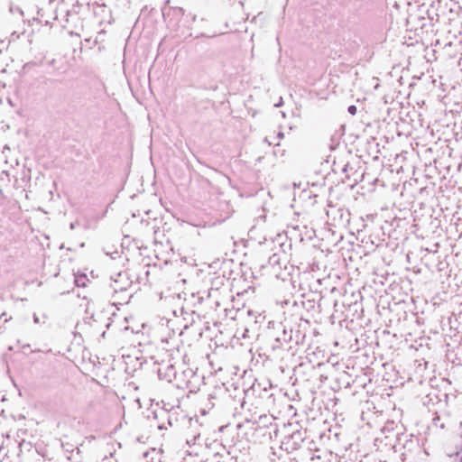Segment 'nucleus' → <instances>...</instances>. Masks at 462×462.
<instances>
[{
  "instance_id": "f257e3e1",
  "label": "nucleus",
  "mask_w": 462,
  "mask_h": 462,
  "mask_svg": "<svg viewBox=\"0 0 462 462\" xmlns=\"http://www.w3.org/2000/svg\"><path fill=\"white\" fill-rule=\"evenodd\" d=\"M348 112H349L351 115L355 116V115L357 113V108H356V106H350L348 107Z\"/></svg>"
}]
</instances>
